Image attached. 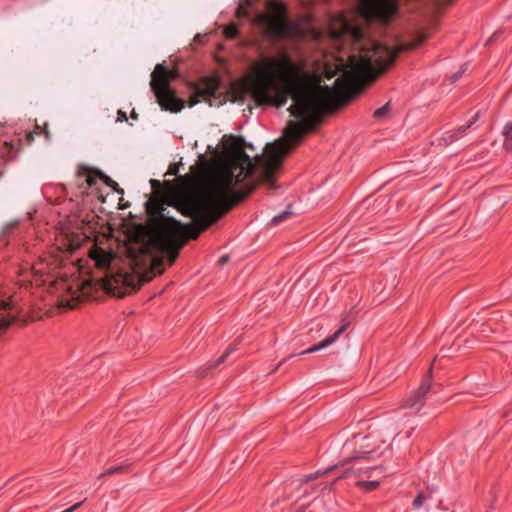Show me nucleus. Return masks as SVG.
<instances>
[{
  "instance_id": "nucleus-1",
  "label": "nucleus",
  "mask_w": 512,
  "mask_h": 512,
  "mask_svg": "<svg viewBox=\"0 0 512 512\" xmlns=\"http://www.w3.org/2000/svg\"><path fill=\"white\" fill-rule=\"evenodd\" d=\"M329 34L340 46L350 44L353 50L347 62L340 60L342 74L335 80L334 88L308 83L300 67L286 53L255 63L252 76L231 88L233 102L243 103L250 96L256 105L282 107L291 98L293 104L288 110L298 121H290L283 136L267 143L262 154L254 157L246 153V150L254 151L252 144L241 136H230L210 180L175 203V208L190 217L195 227L166 215L164 204L157 198L150 199L147 202L150 229L145 252L166 254L172 265L188 239H197L200 232L244 200L257 185L275 188L285 156L305 133L315 129L325 112L347 104L361 93L365 84L390 68L400 51L413 49L427 38L426 33L419 32L412 42L393 49L370 38L362 26L343 14L331 18Z\"/></svg>"
},
{
  "instance_id": "nucleus-2",
  "label": "nucleus",
  "mask_w": 512,
  "mask_h": 512,
  "mask_svg": "<svg viewBox=\"0 0 512 512\" xmlns=\"http://www.w3.org/2000/svg\"><path fill=\"white\" fill-rule=\"evenodd\" d=\"M90 258L95 262V266L105 272L102 279L103 289L116 297L122 298L131 292L138 290L144 283L149 282L155 274L163 272L162 257L148 256L147 263L149 269L141 270L138 268L137 260L134 259L132 272L114 271L111 267L113 256L104 249L94 247L89 252Z\"/></svg>"
},
{
  "instance_id": "nucleus-3",
  "label": "nucleus",
  "mask_w": 512,
  "mask_h": 512,
  "mask_svg": "<svg viewBox=\"0 0 512 512\" xmlns=\"http://www.w3.org/2000/svg\"><path fill=\"white\" fill-rule=\"evenodd\" d=\"M176 77V72L169 70L163 64H157L151 74L150 86L162 109L179 112L183 108V101L175 97L169 89L170 80Z\"/></svg>"
},
{
  "instance_id": "nucleus-4",
  "label": "nucleus",
  "mask_w": 512,
  "mask_h": 512,
  "mask_svg": "<svg viewBox=\"0 0 512 512\" xmlns=\"http://www.w3.org/2000/svg\"><path fill=\"white\" fill-rule=\"evenodd\" d=\"M354 13L366 24L387 25L398 15L399 3L397 0H359Z\"/></svg>"
},
{
  "instance_id": "nucleus-5",
  "label": "nucleus",
  "mask_w": 512,
  "mask_h": 512,
  "mask_svg": "<svg viewBox=\"0 0 512 512\" xmlns=\"http://www.w3.org/2000/svg\"><path fill=\"white\" fill-rule=\"evenodd\" d=\"M268 13H259L253 23L263 28L264 34L272 38L287 37L290 35V24L285 16V8L281 3L269 2Z\"/></svg>"
},
{
  "instance_id": "nucleus-6",
  "label": "nucleus",
  "mask_w": 512,
  "mask_h": 512,
  "mask_svg": "<svg viewBox=\"0 0 512 512\" xmlns=\"http://www.w3.org/2000/svg\"><path fill=\"white\" fill-rule=\"evenodd\" d=\"M219 87L220 83L216 77L206 78L203 82V87L198 89L191 98L189 106L192 107L201 100L210 101L212 97H216Z\"/></svg>"
},
{
  "instance_id": "nucleus-7",
  "label": "nucleus",
  "mask_w": 512,
  "mask_h": 512,
  "mask_svg": "<svg viewBox=\"0 0 512 512\" xmlns=\"http://www.w3.org/2000/svg\"><path fill=\"white\" fill-rule=\"evenodd\" d=\"M16 318V308L10 303L0 300V334L3 333Z\"/></svg>"
},
{
  "instance_id": "nucleus-8",
  "label": "nucleus",
  "mask_w": 512,
  "mask_h": 512,
  "mask_svg": "<svg viewBox=\"0 0 512 512\" xmlns=\"http://www.w3.org/2000/svg\"><path fill=\"white\" fill-rule=\"evenodd\" d=\"M99 170H96V169H90L88 167H85V166H81L79 167L77 173H76V181H77V185L80 187V188H83L84 185H86V187H93L94 185H96V178L98 177L97 176V172Z\"/></svg>"
},
{
  "instance_id": "nucleus-9",
  "label": "nucleus",
  "mask_w": 512,
  "mask_h": 512,
  "mask_svg": "<svg viewBox=\"0 0 512 512\" xmlns=\"http://www.w3.org/2000/svg\"><path fill=\"white\" fill-rule=\"evenodd\" d=\"M345 330V326H342L341 328H339L332 336L324 339L323 341H321L320 343L304 350L303 352H301V354H309V353H313V352H316V351H319L321 349H324L328 346H330L332 343H334L336 341V339L339 337V335Z\"/></svg>"
},
{
  "instance_id": "nucleus-10",
  "label": "nucleus",
  "mask_w": 512,
  "mask_h": 512,
  "mask_svg": "<svg viewBox=\"0 0 512 512\" xmlns=\"http://www.w3.org/2000/svg\"><path fill=\"white\" fill-rule=\"evenodd\" d=\"M431 383L425 382L423 383L419 389L414 391L411 396L407 399V406L410 408H413L417 405L418 402H420L424 396L427 394V392L430 390Z\"/></svg>"
},
{
  "instance_id": "nucleus-11",
  "label": "nucleus",
  "mask_w": 512,
  "mask_h": 512,
  "mask_svg": "<svg viewBox=\"0 0 512 512\" xmlns=\"http://www.w3.org/2000/svg\"><path fill=\"white\" fill-rule=\"evenodd\" d=\"M424 8L431 14H437L445 7L451 5L454 0H422Z\"/></svg>"
},
{
  "instance_id": "nucleus-12",
  "label": "nucleus",
  "mask_w": 512,
  "mask_h": 512,
  "mask_svg": "<svg viewBox=\"0 0 512 512\" xmlns=\"http://www.w3.org/2000/svg\"><path fill=\"white\" fill-rule=\"evenodd\" d=\"M130 463L124 461L118 465H114L106 469L103 473L100 474L99 478L104 476H110L114 474H123L129 471Z\"/></svg>"
},
{
  "instance_id": "nucleus-13",
  "label": "nucleus",
  "mask_w": 512,
  "mask_h": 512,
  "mask_svg": "<svg viewBox=\"0 0 512 512\" xmlns=\"http://www.w3.org/2000/svg\"><path fill=\"white\" fill-rule=\"evenodd\" d=\"M502 134L504 136L503 148L508 152H512V123L505 124Z\"/></svg>"
},
{
  "instance_id": "nucleus-14",
  "label": "nucleus",
  "mask_w": 512,
  "mask_h": 512,
  "mask_svg": "<svg viewBox=\"0 0 512 512\" xmlns=\"http://www.w3.org/2000/svg\"><path fill=\"white\" fill-rule=\"evenodd\" d=\"M355 486L359 488L364 493H370L378 489L380 486V482L373 480V481H357L355 483Z\"/></svg>"
},
{
  "instance_id": "nucleus-15",
  "label": "nucleus",
  "mask_w": 512,
  "mask_h": 512,
  "mask_svg": "<svg viewBox=\"0 0 512 512\" xmlns=\"http://www.w3.org/2000/svg\"><path fill=\"white\" fill-rule=\"evenodd\" d=\"M339 464H334V465H331L323 470H317L316 472L314 473H310L306 476L303 477V479L301 480L302 483H309L311 481H314L316 480L317 478H319L320 476L322 475H325L327 474L328 472L332 471L333 469H335L336 467H338Z\"/></svg>"
},
{
  "instance_id": "nucleus-16",
  "label": "nucleus",
  "mask_w": 512,
  "mask_h": 512,
  "mask_svg": "<svg viewBox=\"0 0 512 512\" xmlns=\"http://www.w3.org/2000/svg\"><path fill=\"white\" fill-rule=\"evenodd\" d=\"M4 147H5L6 153L12 158V157L15 156L13 154L14 152H18L19 150H21V148H22V140L21 139H17L15 141H5L4 142Z\"/></svg>"
},
{
  "instance_id": "nucleus-17",
  "label": "nucleus",
  "mask_w": 512,
  "mask_h": 512,
  "mask_svg": "<svg viewBox=\"0 0 512 512\" xmlns=\"http://www.w3.org/2000/svg\"><path fill=\"white\" fill-rule=\"evenodd\" d=\"M470 128V125H462L460 126L457 130L455 131H449L447 132L445 135H446V139L447 140H450V141H454L458 138V136L462 133H465L467 131V129Z\"/></svg>"
},
{
  "instance_id": "nucleus-18",
  "label": "nucleus",
  "mask_w": 512,
  "mask_h": 512,
  "mask_svg": "<svg viewBox=\"0 0 512 512\" xmlns=\"http://www.w3.org/2000/svg\"><path fill=\"white\" fill-rule=\"evenodd\" d=\"M97 176L103 180V182L113 188L114 190H116L118 193H123V190H118L116 187L118 186V184L112 180L110 177H108L107 175H105L104 173H102L101 171H98L97 172Z\"/></svg>"
},
{
  "instance_id": "nucleus-19",
  "label": "nucleus",
  "mask_w": 512,
  "mask_h": 512,
  "mask_svg": "<svg viewBox=\"0 0 512 512\" xmlns=\"http://www.w3.org/2000/svg\"><path fill=\"white\" fill-rule=\"evenodd\" d=\"M390 112V102H387L384 106L374 111V117L377 119H383L388 116Z\"/></svg>"
},
{
  "instance_id": "nucleus-20",
  "label": "nucleus",
  "mask_w": 512,
  "mask_h": 512,
  "mask_svg": "<svg viewBox=\"0 0 512 512\" xmlns=\"http://www.w3.org/2000/svg\"><path fill=\"white\" fill-rule=\"evenodd\" d=\"M224 35L228 39H235L238 35V28L235 24H230L224 28Z\"/></svg>"
},
{
  "instance_id": "nucleus-21",
  "label": "nucleus",
  "mask_w": 512,
  "mask_h": 512,
  "mask_svg": "<svg viewBox=\"0 0 512 512\" xmlns=\"http://www.w3.org/2000/svg\"><path fill=\"white\" fill-rule=\"evenodd\" d=\"M290 214H291V212H289V211H284V212H282L281 214H279V215H277V216L273 217V218L271 219L270 224H271L272 226H276V225L280 224L281 222L285 221L286 219H288V218H289V216H290Z\"/></svg>"
},
{
  "instance_id": "nucleus-22",
  "label": "nucleus",
  "mask_w": 512,
  "mask_h": 512,
  "mask_svg": "<svg viewBox=\"0 0 512 512\" xmlns=\"http://www.w3.org/2000/svg\"><path fill=\"white\" fill-rule=\"evenodd\" d=\"M426 499H427V497L425 496V494L423 492H419L413 500V503H412L413 508H415V509L421 508Z\"/></svg>"
},
{
  "instance_id": "nucleus-23",
  "label": "nucleus",
  "mask_w": 512,
  "mask_h": 512,
  "mask_svg": "<svg viewBox=\"0 0 512 512\" xmlns=\"http://www.w3.org/2000/svg\"><path fill=\"white\" fill-rule=\"evenodd\" d=\"M468 68V65L467 64H464L463 66H461L460 70L457 71L456 73H454L451 77L452 79V82H455L457 81L458 79H460V77L462 76V74L467 70Z\"/></svg>"
},
{
  "instance_id": "nucleus-24",
  "label": "nucleus",
  "mask_w": 512,
  "mask_h": 512,
  "mask_svg": "<svg viewBox=\"0 0 512 512\" xmlns=\"http://www.w3.org/2000/svg\"><path fill=\"white\" fill-rule=\"evenodd\" d=\"M367 454H368V452H365L362 455H353L351 457H348L347 460H345L343 463H341V465H344L347 462L352 461V460L368 459Z\"/></svg>"
},
{
  "instance_id": "nucleus-25",
  "label": "nucleus",
  "mask_w": 512,
  "mask_h": 512,
  "mask_svg": "<svg viewBox=\"0 0 512 512\" xmlns=\"http://www.w3.org/2000/svg\"><path fill=\"white\" fill-rule=\"evenodd\" d=\"M234 349H235L234 347L228 348L227 351L217 360L216 365L223 363L225 361V359L227 358V356L234 351Z\"/></svg>"
},
{
  "instance_id": "nucleus-26",
  "label": "nucleus",
  "mask_w": 512,
  "mask_h": 512,
  "mask_svg": "<svg viewBox=\"0 0 512 512\" xmlns=\"http://www.w3.org/2000/svg\"><path fill=\"white\" fill-rule=\"evenodd\" d=\"M84 501H80L74 505H72L71 507L65 509L64 511L62 512H74L75 510H77L79 507H81V505L83 504Z\"/></svg>"
},
{
  "instance_id": "nucleus-27",
  "label": "nucleus",
  "mask_w": 512,
  "mask_h": 512,
  "mask_svg": "<svg viewBox=\"0 0 512 512\" xmlns=\"http://www.w3.org/2000/svg\"><path fill=\"white\" fill-rule=\"evenodd\" d=\"M36 129L39 130L38 133H44L47 139H50V132L48 131L47 127L45 126L43 129H41L40 126H36Z\"/></svg>"
},
{
  "instance_id": "nucleus-28",
  "label": "nucleus",
  "mask_w": 512,
  "mask_h": 512,
  "mask_svg": "<svg viewBox=\"0 0 512 512\" xmlns=\"http://www.w3.org/2000/svg\"><path fill=\"white\" fill-rule=\"evenodd\" d=\"M36 129L39 130L38 133H44L47 139H50V132L48 131L47 127L45 126L43 129H41L40 126H36Z\"/></svg>"
},
{
  "instance_id": "nucleus-29",
  "label": "nucleus",
  "mask_w": 512,
  "mask_h": 512,
  "mask_svg": "<svg viewBox=\"0 0 512 512\" xmlns=\"http://www.w3.org/2000/svg\"><path fill=\"white\" fill-rule=\"evenodd\" d=\"M480 116V112H477L473 117L472 119L468 122L467 125H470V127L478 120Z\"/></svg>"
},
{
  "instance_id": "nucleus-30",
  "label": "nucleus",
  "mask_w": 512,
  "mask_h": 512,
  "mask_svg": "<svg viewBox=\"0 0 512 512\" xmlns=\"http://www.w3.org/2000/svg\"><path fill=\"white\" fill-rule=\"evenodd\" d=\"M150 183L154 189H158L161 185V183L158 180L152 179L150 180Z\"/></svg>"
},
{
  "instance_id": "nucleus-31",
  "label": "nucleus",
  "mask_w": 512,
  "mask_h": 512,
  "mask_svg": "<svg viewBox=\"0 0 512 512\" xmlns=\"http://www.w3.org/2000/svg\"><path fill=\"white\" fill-rule=\"evenodd\" d=\"M246 13H247V12H246L245 8H243V7H239V8L237 9V15H238L239 17H241V16H245V15H246Z\"/></svg>"
},
{
  "instance_id": "nucleus-32",
  "label": "nucleus",
  "mask_w": 512,
  "mask_h": 512,
  "mask_svg": "<svg viewBox=\"0 0 512 512\" xmlns=\"http://www.w3.org/2000/svg\"><path fill=\"white\" fill-rule=\"evenodd\" d=\"M33 140H34V135H33V133H32V132H29V133L27 134V142H28V143H31Z\"/></svg>"
},
{
  "instance_id": "nucleus-33",
  "label": "nucleus",
  "mask_w": 512,
  "mask_h": 512,
  "mask_svg": "<svg viewBox=\"0 0 512 512\" xmlns=\"http://www.w3.org/2000/svg\"><path fill=\"white\" fill-rule=\"evenodd\" d=\"M372 469H375V467H366V470H365V472H364V473L369 477V476H370V471H371Z\"/></svg>"
},
{
  "instance_id": "nucleus-34",
  "label": "nucleus",
  "mask_w": 512,
  "mask_h": 512,
  "mask_svg": "<svg viewBox=\"0 0 512 512\" xmlns=\"http://www.w3.org/2000/svg\"><path fill=\"white\" fill-rule=\"evenodd\" d=\"M17 224H18L17 221L11 222L10 224H8V228H14Z\"/></svg>"
},
{
  "instance_id": "nucleus-35",
  "label": "nucleus",
  "mask_w": 512,
  "mask_h": 512,
  "mask_svg": "<svg viewBox=\"0 0 512 512\" xmlns=\"http://www.w3.org/2000/svg\"><path fill=\"white\" fill-rule=\"evenodd\" d=\"M285 361H286V359H284V360H282L281 362H279V364H278V366L275 368V370H276V369H278V368H279V367H280V366H281Z\"/></svg>"
},
{
  "instance_id": "nucleus-36",
  "label": "nucleus",
  "mask_w": 512,
  "mask_h": 512,
  "mask_svg": "<svg viewBox=\"0 0 512 512\" xmlns=\"http://www.w3.org/2000/svg\"><path fill=\"white\" fill-rule=\"evenodd\" d=\"M226 260H227L226 257L221 258L222 263L226 262Z\"/></svg>"
},
{
  "instance_id": "nucleus-37",
  "label": "nucleus",
  "mask_w": 512,
  "mask_h": 512,
  "mask_svg": "<svg viewBox=\"0 0 512 512\" xmlns=\"http://www.w3.org/2000/svg\"><path fill=\"white\" fill-rule=\"evenodd\" d=\"M33 271H34V273H35V274H37V273H39V272H40L39 270H37V269H35V268H33Z\"/></svg>"
}]
</instances>
